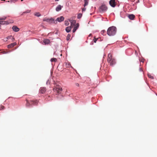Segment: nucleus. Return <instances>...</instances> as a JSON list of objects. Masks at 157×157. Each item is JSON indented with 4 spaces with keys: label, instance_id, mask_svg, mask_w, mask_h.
Listing matches in <instances>:
<instances>
[{
    "label": "nucleus",
    "instance_id": "nucleus-1",
    "mask_svg": "<svg viewBox=\"0 0 157 157\" xmlns=\"http://www.w3.org/2000/svg\"><path fill=\"white\" fill-rule=\"evenodd\" d=\"M117 32L116 28L114 26L109 27L107 29V33L108 35L110 36L114 35Z\"/></svg>",
    "mask_w": 157,
    "mask_h": 157
},
{
    "label": "nucleus",
    "instance_id": "nucleus-2",
    "mask_svg": "<svg viewBox=\"0 0 157 157\" xmlns=\"http://www.w3.org/2000/svg\"><path fill=\"white\" fill-rule=\"evenodd\" d=\"M43 21H47L51 23H57L56 21H55L54 19L53 18H51V19L45 18L43 19Z\"/></svg>",
    "mask_w": 157,
    "mask_h": 157
},
{
    "label": "nucleus",
    "instance_id": "nucleus-3",
    "mask_svg": "<svg viewBox=\"0 0 157 157\" xmlns=\"http://www.w3.org/2000/svg\"><path fill=\"white\" fill-rule=\"evenodd\" d=\"M107 8L105 5H101L99 8V11L101 12H103L106 11Z\"/></svg>",
    "mask_w": 157,
    "mask_h": 157
},
{
    "label": "nucleus",
    "instance_id": "nucleus-4",
    "mask_svg": "<svg viewBox=\"0 0 157 157\" xmlns=\"http://www.w3.org/2000/svg\"><path fill=\"white\" fill-rule=\"evenodd\" d=\"M53 90L56 91L57 93H59L62 90V89L59 86H57L53 88Z\"/></svg>",
    "mask_w": 157,
    "mask_h": 157
},
{
    "label": "nucleus",
    "instance_id": "nucleus-5",
    "mask_svg": "<svg viewBox=\"0 0 157 157\" xmlns=\"http://www.w3.org/2000/svg\"><path fill=\"white\" fill-rule=\"evenodd\" d=\"M110 6L113 7H114L116 5L115 0H110L109 2Z\"/></svg>",
    "mask_w": 157,
    "mask_h": 157
},
{
    "label": "nucleus",
    "instance_id": "nucleus-6",
    "mask_svg": "<svg viewBox=\"0 0 157 157\" xmlns=\"http://www.w3.org/2000/svg\"><path fill=\"white\" fill-rule=\"evenodd\" d=\"M64 18L63 16H61L60 17H58L56 20H55V21H56V22H57V21H58L59 22H61L62 21H63L64 20Z\"/></svg>",
    "mask_w": 157,
    "mask_h": 157
},
{
    "label": "nucleus",
    "instance_id": "nucleus-7",
    "mask_svg": "<svg viewBox=\"0 0 157 157\" xmlns=\"http://www.w3.org/2000/svg\"><path fill=\"white\" fill-rule=\"evenodd\" d=\"M46 90V88L45 87H42L40 88V92L41 94H44Z\"/></svg>",
    "mask_w": 157,
    "mask_h": 157
},
{
    "label": "nucleus",
    "instance_id": "nucleus-8",
    "mask_svg": "<svg viewBox=\"0 0 157 157\" xmlns=\"http://www.w3.org/2000/svg\"><path fill=\"white\" fill-rule=\"evenodd\" d=\"M69 21L71 23L70 26H73L76 25V21L75 20H69Z\"/></svg>",
    "mask_w": 157,
    "mask_h": 157
},
{
    "label": "nucleus",
    "instance_id": "nucleus-9",
    "mask_svg": "<svg viewBox=\"0 0 157 157\" xmlns=\"http://www.w3.org/2000/svg\"><path fill=\"white\" fill-rule=\"evenodd\" d=\"M113 59V58H112V56L111 54H109L108 55V59H107V61L109 63V62H110L111 60Z\"/></svg>",
    "mask_w": 157,
    "mask_h": 157
},
{
    "label": "nucleus",
    "instance_id": "nucleus-10",
    "mask_svg": "<svg viewBox=\"0 0 157 157\" xmlns=\"http://www.w3.org/2000/svg\"><path fill=\"white\" fill-rule=\"evenodd\" d=\"M12 29L13 31L16 32L19 30V29L16 26H13L12 27Z\"/></svg>",
    "mask_w": 157,
    "mask_h": 157
},
{
    "label": "nucleus",
    "instance_id": "nucleus-11",
    "mask_svg": "<svg viewBox=\"0 0 157 157\" xmlns=\"http://www.w3.org/2000/svg\"><path fill=\"white\" fill-rule=\"evenodd\" d=\"M128 17L131 20H133L135 17V16L133 14H132L128 15Z\"/></svg>",
    "mask_w": 157,
    "mask_h": 157
},
{
    "label": "nucleus",
    "instance_id": "nucleus-12",
    "mask_svg": "<svg viewBox=\"0 0 157 157\" xmlns=\"http://www.w3.org/2000/svg\"><path fill=\"white\" fill-rule=\"evenodd\" d=\"M110 63V64L111 66H113L116 63L115 60V59H113L110 62H109Z\"/></svg>",
    "mask_w": 157,
    "mask_h": 157
},
{
    "label": "nucleus",
    "instance_id": "nucleus-13",
    "mask_svg": "<svg viewBox=\"0 0 157 157\" xmlns=\"http://www.w3.org/2000/svg\"><path fill=\"white\" fill-rule=\"evenodd\" d=\"M71 26L67 27L66 28V31L67 33H69L71 31Z\"/></svg>",
    "mask_w": 157,
    "mask_h": 157
},
{
    "label": "nucleus",
    "instance_id": "nucleus-14",
    "mask_svg": "<svg viewBox=\"0 0 157 157\" xmlns=\"http://www.w3.org/2000/svg\"><path fill=\"white\" fill-rule=\"evenodd\" d=\"M30 102L31 104H33L34 105H37L38 104V101L36 100H31L30 101Z\"/></svg>",
    "mask_w": 157,
    "mask_h": 157
},
{
    "label": "nucleus",
    "instance_id": "nucleus-15",
    "mask_svg": "<svg viewBox=\"0 0 157 157\" xmlns=\"http://www.w3.org/2000/svg\"><path fill=\"white\" fill-rule=\"evenodd\" d=\"M63 6H61L60 5H59L56 8V10L57 11H59L61 10V7H63Z\"/></svg>",
    "mask_w": 157,
    "mask_h": 157
},
{
    "label": "nucleus",
    "instance_id": "nucleus-16",
    "mask_svg": "<svg viewBox=\"0 0 157 157\" xmlns=\"http://www.w3.org/2000/svg\"><path fill=\"white\" fill-rule=\"evenodd\" d=\"M44 42L46 44H48L50 43V40L48 39H45L44 40Z\"/></svg>",
    "mask_w": 157,
    "mask_h": 157
},
{
    "label": "nucleus",
    "instance_id": "nucleus-17",
    "mask_svg": "<svg viewBox=\"0 0 157 157\" xmlns=\"http://www.w3.org/2000/svg\"><path fill=\"white\" fill-rule=\"evenodd\" d=\"M85 3L84 5V6L85 7L88 4V0H84Z\"/></svg>",
    "mask_w": 157,
    "mask_h": 157
},
{
    "label": "nucleus",
    "instance_id": "nucleus-18",
    "mask_svg": "<svg viewBox=\"0 0 157 157\" xmlns=\"http://www.w3.org/2000/svg\"><path fill=\"white\" fill-rule=\"evenodd\" d=\"M16 44L17 43L15 42L10 44V48L13 47L14 46L16 45Z\"/></svg>",
    "mask_w": 157,
    "mask_h": 157
},
{
    "label": "nucleus",
    "instance_id": "nucleus-19",
    "mask_svg": "<svg viewBox=\"0 0 157 157\" xmlns=\"http://www.w3.org/2000/svg\"><path fill=\"white\" fill-rule=\"evenodd\" d=\"M75 29H77L79 27V24L78 23H77L76 24V25H75Z\"/></svg>",
    "mask_w": 157,
    "mask_h": 157
},
{
    "label": "nucleus",
    "instance_id": "nucleus-20",
    "mask_svg": "<svg viewBox=\"0 0 157 157\" xmlns=\"http://www.w3.org/2000/svg\"><path fill=\"white\" fill-rule=\"evenodd\" d=\"M82 16V14H81V13H79L78 15L77 18L78 19H80V18Z\"/></svg>",
    "mask_w": 157,
    "mask_h": 157
},
{
    "label": "nucleus",
    "instance_id": "nucleus-21",
    "mask_svg": "<svg viewBox=\"0 0 157 157\" xmlns=\"http://www.w3.org/2000/svg\"><path fill=\"white\" fill-rule=\"evenodd\" d=\"M51 61L52 62L53 61L56 62L57 61V59L55 58H53L51 59Z\"/></svg>",
    "mask_w": 157,
    "mask_h": 157
},
{
    "label": "nucleus",
    "instance_id": "nucleus-22",
    "mask_svg": "<svg viewBox=\"0 0 157 157\" xmlns=\"http://www.w3.org/2000/svg\"><path fill=\"white\" fill-rule=\"evenodd\" d=\"M106 32V31H105V30H102L101 32V34H102V35H104V34Z\"/></svg>",
    "mask_w": 157,
    "mask_h": 157
},
{
    "label": "nucleus",
    "instance_id": "nucleus-23",
    "mask_svg": "<svg viewBox=\"0 0 157 157\" xmlns=\"http://www.w3.org/2000/svg\"><path fill=\"white\" fill-rule=\"evenodd\" d=\"M70 37L71 35L70 34H68L67 38V40H69L70 39Z\"/></svg>",
    "mask_w": 157,
    "mask_h": 157
},
{
    "label": "nucleus",
    "instance_id": "nucleus-24",
    "mask_svg": "<svg viewBox=\"0 0 157 157\" xmlns=\"http://www.w3.org/2000/svg\"><path fill=\"white\" fill-rule=\"evenodd\" d=\"M35 15L37 17H39L41 15L39 13H35Z\"/></svg>",
    "mask_w": 157,
    "mask_h": 157
},
{
    "label": "nucleus",
    "instance_id": "nucleus-25",
    "mask_svg": "<svg viewBox=\"0 0 157 157\" xmlns=\"http://www.w3.org/2000/svg\"><path fill=\"white\" fill-rule=\"evenodd\" d=\"M27 103L26 104V106H29L30 105V104L27 100H26Z\"/></svg>",
    "mask_w": 157,
    "mask_h": 157
},
{
    "label": "nucleus",
    "instance_id": "nucleus-26",
    "mask_svg": "<svg viewBox=\"0 0 157 157\" xmlns=\"http://www.w3.org/2000/svg\"><path fill=\"white\" fill-rule=\"evenodd\" d=\"M65 24L67 26L69 24V23H68V21H65Z\"/></svg>",
    "mask_w": 157,
    "mask_h": 157
},
{
    "label": "nucleus",
    "instance_id": "nucleus-27",
    "mask_svg": "<svg viewBox=\"0 0 157 157\" xmlns=\"http://www.w3.org/2000/svg\"><path fill=\"white\" fill-rule=\"evenodd\" d=\"M148 76L150 78H151L152 79L154 78L153 76H151L150 75L148 74Z\"/></svg>",
    "mask_w": 157,
    "mask_h": 157
},
{
    "label": "nucleus",
    "instance_id": "nucleus-28",
    "mask_svg": "<svg viewBox=\"0 0 157 157\" xmlns=\"http://www.w3.org/2000/svg\"><path fill=\"white\" fill-rule=\"evenodd\" d=\"M98 39V38H94L93 39V41L94 43H96V41H97V40Z\"/></svg>",
    "mask_w": 157,
    "mask_h": 157
},
{
    "label": "nucleus",
    "instance_id": "nucleus-29",
    "mask_svg": "<svg viewBox=\"0 0 157 157\" xmlns=\"http://www.w3.org/2000/svg\"><path fill=\"white\" fill-rule=\"evenodd\" d=\"M4 109V106H3L2 105H1L0 108V110H3Z\"/></svg>",
    "mask_w": 157,
    "mask_h": 157
},
{
    "label": "nucleus",
    "instance_id": "nucleus-30",
    "mask_svg": "<svg viewBox=\"0 0 157 157\" xmlns=\"http://www.w3.org/2000/svg\"><path fill=\"white\" fill-rule=\"evenodd\" d=\"M2 52H3V53L6 54L9 52L7 51H3Z\"/></svg>",
    "mask_w": 157,
    "mask_h": 157
},
{
    "label": "nucleus",
    "instance_id": "nucleus-31",
    "mask_svg": "<svg viewBox=\"0 0 157 157\" xmlns=\"http://www.w3.org/2000/svg\"><path fill=\"white\" fill-rule=\"evenodd\" d=\"M86 10V8H85V7L83 8L82 9V11H85Z\"/></svg>",
    "mask_w": 157,
    "mask_h": 157
},
{
    "label": "nucleus",
    "instance_id": "nucleus-32",
    "mask_svg": "<svg viewBox=\"0 0 157 157\" xmlns=\"http://www.w3.org/2000/svg\"><path fill=\"white\" fill-rule=\"evenodd\" d=\"M76 29H75V28H74L73 29V33H74L76 31Z\"/></svg>",
    "mask_w": 157,
    "mask_h": 157
},
{
    "label": "nucleus",
    "instance_id": "nucleus-33",
    "mask_svg": "<svg viewBox=\"0 0 157 157\" xmlns=\"http://www.w3.org/2000/svg\"><path fill=\"white\" fill-rule=\"evenodd\" d=\"M75 85L76 86H79V84L78 83H76Z\"/></svg>",
    "mask_w": 157,
    "mask_h": 157
},
{
    "label": "nucleus",
    "instance_id": "nucleus-34",
    "mask_svg": "<svg viewBox=\"0 0 157 157\" xmlns=\"http://www.w3.org/2000/svg\"><path fill=\"white\" fill-rule=\"evenodd\" d=\"M17 0H10L11 2H14L16 1Z\"/></svg>",
    "mask_w": 157,
    "mask_h": 157
},
{
    "label": "nucleus",
    "instance_id": "nucleus-35",
    "mask_svg": "<svg viewBox=\"0 0 157 157\" xmlns=\"http://www.w3.org/2000/svg\"><path fill=\"white\" fill-rule=\"evenodd\" d=\"M14 40V38H12V41H13V40Z\"/></svg>",
    "mask_w": 157,
    "mask_h": 157
},
{
    "label": "nucleus",
    "instance_id": "nucleus-36",
    "mask_svg": "<svg viewBox=\"0 0 157 157\" xmlns=\"http://www.w3.org/2000/svg\"><path fill=\"white\" fill-rule=\"evenodd\" d=\"M8 48H10V45H8Z\"/></svg>",
    "mask_w": 157,
    "mask_h": 157
},
{
    "label": "nucleus",
    "instance_id": "nucleus-37",
    "mask_svg": "<svg viewBox=\"0 0 157 157\" xmlns=\"http://www.w3.org/2000/svg\"><path fill=\"white\" fill-rule=\"evenodd\" d=\"M139 2V0H138V2H137V3Z\"/></svg>",
    "mask_w": 157,
    "mask_h": 157
},
{
    "label": "nucleus",
    "instance_id": "nucleus-38",
    "mask_svg": "<svg viewBox=\"0 0 157 157\" xmlns=\"http://www.w3.org/2000/svg\"><path fill=\"white\" fill-rule=\"evenodd\" d=\"M91 35H92V34H90V36H91Z\"/></svg>",
    "mask_w": 157,
    "mask_h": 157
},
{
    "label": "nucleus",
    "instance_id": "nucleus-39",
    "mask_svg": "<svg viewBox=\"0 0 157 157\" xmlns=\"http://www.w3.org/2000/svg\"><path fill=\"white\" fill-rule=\"evenodd\" d=\"M59 0H55L56 1H58Z\"/></svg>",
    "mask_w": 157,
    "mask_h": 157
},
{
    "label": "nucleus",
    "instance_id": "nucleus-40",
    "mask_svg": "<svg viewBox=\"0 0 157 157\" xmlns=\"http://www.w3.org/2000/svg\"><path fill=\"white\" fill-rule=\"evenodd\" d=\"M2 1H5V0H2Z\"/></svg>",
    "mask_w": 157,
    "mask_h": 157
},
{
    "label": "nucleus",
    "instance_id": "nucleus-41",
    "mask_svg": "<svg viewBox=\"0 0 157 157\" xmlns=\"http://www.w3.org/2000/svg\"><path fill=\"white\" fill-rule=\"evenodd\" d=\"M23 1V0H21V1Z\"/></svg>",
    "mask_w": 157,
    "mask_h": 157
}]
</instances>
